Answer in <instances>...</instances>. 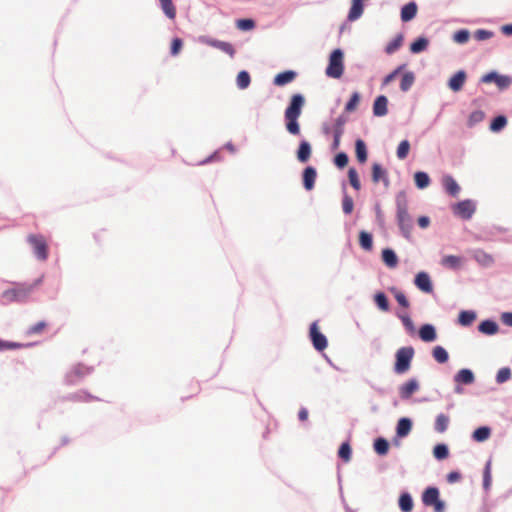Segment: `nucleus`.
<instances>
[{
  "label": "nucleus",
  "instance_id": "obj_1",
  "mask_svg": "<svg viewBox=\"0 0 512 512\" xmlns=\"http://www.w3.org/2000/svg\"><path fill=\"white\" fill-rule=\"evenodd\" d=\"M304 102V97L301 94H294L285 110L286 129L292 135L300 133L298 118L302 113Z\"/></svg>",
  "mask_w": 512,
  "mask_h": 512
},
{
  "label": "nucleus",
  "instance_id": "obj_2",
  "mask_svg": "<svg viewBox=\"0 0 512 512\" xmlns=\"http://www.w3.org/2000/svg\"><path fill=\"white\" fill-rule=\"evenodd\" d=\"M397 222L404 237L410 238L413 222L405 199H397Z\"/></svg>",
  "mask_w": 512,
  "mask_h": 512
},
{
  "label": "nucleus",
  "instance_id": "obj_3",
  "mask_svg": "<svg viewBox=\"0 0 512 512\" xmlns=\"http://www.w3.org/2000/svg\"><path fill=\"white\" fill-rule=\"evenodd\" d=\"M37 285L38 281L33 284H15L13 288L7 289L3 292V297L8 301H25Z\"/></svg>",
  "mask_w": 512,
  "mask_h": 512
},
{
  "label": "nucleus",
  "instance_id": "obj_4",
  "mask_svg": "<svg viewBox=\"0 0 512 512\" xmlns=\"http://www.w3.org/2000/svg\"><path fill=\"white\" fill-rule=\"evenodd\" d=\"M414 357V349L411 346L401 347L396 351L395 354V365L394 371L397 374H403L407 372L411 367V361Z\"/></svg>",
  "mask_w": 512,
  "mask_h": 512
},
{
  "label": "nucleus",
  "instance_id": "obj_5",
  "mask_svg": "<svg viewBox=\"0 0 512 512\" xmlns=\"http://www.w3.org/2000/svg\"><path fill=\"white\" fill-rule=\"evenodd\" d=\"M343 59H344V54H343L342 50L335 49L334 51H332V53L330 54V57H329L328 66L325 71V73L328 77H331L334 79H339L343 75V72H344Z\"/></svg>",
  "mask_w": 512,
  "mask_h": 512
},
{
  "label": "nucleus",
  "instance_id": "obj_6",
  "mask_svg": "<svg viewBox=\"0 0 512 512\" xmlns=\"http://www.w3.org/2000/svg\"><path fill=\"white\" fill-rule=\"evenodd\" d=\"M27 241L32 246L34 254L39 260L45 261L48 258V245L44 236L30 234L27 236Z\"/></svg>",
  "mask_w": 512,
  "mask_h": 512
},
{
  "label": "nucleus",
  "instance_id": "obj_7",
  "mask_svg": "<svg viewBox=\"0 0 512 512\" xmlns=\"http://www.w3.org/2000/svg\"><path fill=\"white\" fill-rule=\"evenodd\" d=\"M422 501L426 506L434 507L435 512H443L445 504L439 499V490L436 487H428L422 495Z\"/></svg>",
  "mask_w": 512,
  "mask_h": 512
},
{
  "label": "nucleus",
  "instance_id": "obj_8",
  "mask_svg": "<svg viewBox=\"0 0 512 512\" xmlns=\"http://www.w3.org/2000/svg\"><path fill=\"white\" fill-rule=\"evenodd\" d=\"M480 81L482 83H486V84L493 82L497 85V87L500 90H504V89H507L511 85L512 78L510 76L500 75L497 72L492 71V72H489V73L483 75L481 77Z\"/></svg>",
  "mask_w": 512,
  "mask_h": 512
},
{
  "label": "nucleus",
  "instance_id": "obj_9",
  "mask_svg": "<svg viewBox=\"0 0 512 512\" xmlns=\"http://www.w3.org/2000/svg\"><path fill=\"white\" fill-rule=\"evenodd\" d=\"M309 334H310V338L313 343V346L317 351H323L324 349L327 348V345H328L327 338L324 334H322L319 331L318 325L316 322H313L310 325Z\"/></svg>",
  "mask_w": 512,
  "mask_h": 512
},
{
  "label": "nucleus",
  "instance_id": "obj_10",
  "mask_svg": "<svg viewBox=\"0 0 512 512\" xmlns=\"http://www.w3.org/2000/svg\"><path fill=\"white\" fill-rule=\"evenodd\" d=\"M475 212V204L471 200L459 202L454 207V213L463 219H470Z\"/></svg>",
  "mask_w": 512,
  "mask_h": 512
},
{
  "label": "nucleus",
  "instance_id": "obj_11",
  "mask_svg": "<svg viewBox=\"0 0 512 512\" xmlns=\"http://www.w3.org/2000/svg\"><path fill=\"white\" fill-rule=\"evenodd\" d=\"M414 283L418 289L425 293H431L433 291L431 279L426 272H419L415 277Z\"/></svg>",
  "mask_w": 512,
  "mask_h": 512
},
{
  "label": "nucleus",
  "instance_id": "obj_12",
  "mask_svg": "<svg viewBox=\"0 0 512 512\" xmlns=\"http://www.w3.org/2000/svg\"><path fill=\"white\" fill-rule=\"evenodd\" d=\"M466 78H467L466 72L464 70H460L449 79L448 87L453 92H458L463 88V86L466 82Z\"/></svg>",
  "mask_w": 512,
  "mask_h": 512
},
{
  "label": "nucleus",
  "instance_id": "obj_13",
  "mask_svg": "<svg viewBox=\"0 0 512 512\" xmlns=\"http://www.w3.org/2000/svg\"><path fill=\"white\" fill-rule=\"evenodd\" d=\"M303 186L307 191H311L315 186L317 172L314 167L308 166L303 171Z\"/></svg>",
  "mask_w": 512,
  "mask_h": 512
},
{
  "label": "nucleus",
  "instance_id": "obj_14",
  "mask_svg": "<svg viewBox=\"0 0 512 512\" xmlns=\"http://www.w3.org/2000/svg\"><path fill=\"white\" fill-rule=\"evenodd\" d=\"M204 42L207 45L217 48V49L221 50L222 52L228 54L230 57H234V55H235V49H234L233 45L230 44L229 42H224V41L215 40V39H206V40H204Z\"/></svg>",
  "mask_w": 512,
  "mask_h": 512
},
{
  "label": "nucleus",
  "instance_id": "obj_15",
  "mask_svg": "<svg viewBox=\"0 0 512 512\" xmlns=\"http://www.w3.org/2000/svg\"><path fill=\"white\" fill-rule=\"evenodd\" d=\"M418 389V381L416 379H410L400 387V397L402 399H409Z\"/></svg>",
  "mask_w": 512,
  "mask_h": 512
},
{
  "label": "nucleus",
  "instance_id": "obj_16",
  "mask_svg": "<svg viewBox=\"0 0 512 512\" xmlns=\"http://www.w3.org/2000/svg\"><path fill=\"white\" fill-rule=\"evenodd\" d=\"M372 181L375 184L382 181L385 186L389 185L387 171L378 163L372 165Z\"/></svg>",
  "mask_w": 512,
  "mask_h": 512
},
{
  "label": "nucleus",
  "instance_id": "obj_17",
  "mask_svg": "<svg viewBox=\"0 0 512 512\" xmlns=\"http://www.w3.org/2000/svg\"><path fill=\"white\" fill-rule=\"evenodd\" d=\"M388 99L384 95L378 96L373 104V113L375 116L381 117L388 113L387 109Z\"/></svg>",
  "mask_w": 512,
  "mask_h": 512
},
{
  "label": "nucleus",
  "instance_id": "obj_18",
  "mask_svg": "<svg viewBox=\"0 0 512 512\" xmlns=\"http://www.w3.org/2000/svg\"><path fill=\"white\" fill-rule=\"evenodd\" d=\"M419 337L424 342H433L437 338L435 327L431 324L422 325L419 329Z\"/></svg>",
  "mask_w": 512,
  "mask_h": 512
},
{
  "label": "nucleus",
  "instance_id": "obj_19",
  "mask_svg": "<svg viewBox=\"0 0 512 512\" xmlns=\"http://www.w3.org/2000/svg\"><path fill=\"white\" fill-rule=\"evenodd\" d=\"M443 186L448 194L453 197L458 196L460 192V186L452 176L446 175L443 177Z\"/></svg>",
  "mask_w": 512,
  "mask_h": 512
},
{
  "label": "nucleus",
  "instance_id": "obj_20",
  "mask_svg": "<svg viewBox=\"0 0 512 512\" xmlns=\"http://www.w3.org/2000/svg\"><path fill=\"white\" fill-rule=\"evenodd\" d=\"M475 380L474 374L469 369H461L454 376V381L459 384H472Z\"/></svg>",
  "mask_w": 512,
  "mask_h": 512
},
{
  "label": "nucleus",
  "instance_id": "obj_21",
  "mask_svg": "<svg viewBox=\"0 0 512 512\" xmlns=\"http://www.w3.org/2000/svg\"><path fill=\"white\" fill-rule=\"evenodd\" d=\"M463 264V258L455 255H447L441 259V265L449 269H459Z\"/></svg>",
  "mask_w": 512,
  "mask_h": 512
},
{
  "label": "nucleus",
  "instance_id": "obj_22",
  "mask_svg": "<svg viewBox=\"0 0 512 512\" xmlns=\"http://www.w3.org/2000/svg\"><path fill=\"white\" fill-rule=\"evenodd\" d=\"M364 11L362 0H352V5L348 13V20L355 21L361 17Z\"/></svg>",
  "mask_w": 512,
  "mask_h": 512
},
{
  "label": "nucleus",
  "instance_id": "obj_23",
  "mask_svg": "<svg viewBox=\"0 0 512 512\" xmlns=\"http://www.w3.org/2000/svg\"><path fill=\"white\" fill-rule=\"evenodd\" d=\"M312 149L311 145L307 141H301L298 151H297V159L301 163H306L311 157Z\"/></svg>",
  "mask_w": 512,
  "mask_h": 512
},
{
  "label": "nucleus",
  "instance_id": "obj_24",
  "mask_svg": "<svg viewBox=\"0 0 512 512\" xmlns=\"http://www.w3.org/2000/svg\"><path fill=\"white\" fill-rule=\"evenodd\" d=\"M412 429V422L409 418H401L397 423L396 433L398 437H406Z\"/></svg>",
  "mask_w": 512,
  "mask_h": 512
},
{
  "label": "nucleus",
  "instance_id": "obj_25",
  "mask_svg": "<svg viewBox=\"0 0 512 512\" xmlns=\"http://www.w3.org/2000/svg\"><path fill=\"white\" fill-rule=\"evenodd\" d=\"M355 154L359 163L363 164L367 161V148L365 142L362 139H357L355 142Z\"/></svg>",
  "mask_w": 512,
  "mask_h": 512
},
{
  "label": "nucleus",
  "instance_id": "obj_26",
  "mask_svg": "<svg viewBox=\"0 0 512 512\" xmlns=\"http://www.w3.org/2000/svg\"><path fill=\"white\" fill-rule=\"evenodd\" d=\"M296 77V73L294 71H285L279 73L274 78V84L277 86H284L290 82H292Z\"/></svg>",
  "mask_w": 512,
  "mask_h": 512
},
{
  "label": "nucleus",
  "instance_id": "obj_27",
  "mask_svg": "<svg viewBox=\"0 0 512 512\" xmlns=\"http://www.w3.org/2000/svg\"><path fill=\"white\" fill-rule=\"evenodd\" d=\"M417 13V5L414 2H410L403 6L401 10V19L404 22L412 20Z\"/></svg>",
  "mask_w": 512,
  "mask_h": 512
},
{
  "label": "nucleus",
  "instance_id": "obj_28",
  "mask_svg": "<svg viewBox=\"0 0 512 512\" xmlns=\"http://www.w3.org/2000/svg\"><path fill=\"white\" fill-rule=\"evenodd\" d=\"M343 125L344 120L342 118L336 119L334 127V140L332 144L333 149H337L340 145L341 137L343 134Z\"/></svg>",
  "mask_w": 512,
  "mask_h": 512
},
{
  "label": "nucleus",
  "instance_id": "obj_29",
  "mask_svg": "<svg viewBox=\"0 0 512 512\" xmlns=\"http://www.w3.org/2000/svg\"><path fill=\"white\" fill-rule=\"evenodd\" d=\"M382 260L390 268H395L398 264L395 252L388 248L382 251Z\"/></svg>",
  "mask_w": 512,
  "mask_h": 512
},
{
  "label": "nucleus",
  "instance_id": "obj_30",
  "mask_svg": "<svg viewBox=\"0 0 512 512\" xmlns=\"http://www.w3.org/2000/svg\"><path fill=\"white\" fill-rule=\"evenodd\" d=\"M478 329L483 334L493 335L498 332V325L494 321L485 320L480 323Z\"/></svg>",
  "mask_w": 512,
  "mask_h": 512
},
{
  "label": "nucleus",
  "instance_id": "obj_31",
  "mask_svg": "<svg viewBox=\"0 0 512 512\" xmlns=\"http://www.w3.org/2000/svg\"><path fill=\"white\" fill-rule=\"evenodd\" d=\"M490 435H491V429L487 426H482V427L477 428L473 432L472 438L476 442H484L487 439H489Z\"/></svg>",
  "mask_w": 512,
  "mask_h": 512
},
{
  "label": "nucleus",
  "instance_id": "obj_32",
  "mask_svg": "<svg viewBox=\"0 0 512 512\" xmlns=\"http://www.w3.org/2000/svg\"><path fill=\"white\" fill-rule=\"evenodd\" d=\"M48 325L49 324L46 321H39L38 323L30 326L26 330L25 334L27 336L41 335V334H43L46 331Z\"/></svg>",
  "mask_w": 512,
  "mask_h": 512
},
{
  "label": "nucleus",
  "instance_id": "obj_33",
  "mask_svg": "<svg viewBox=\"0 0 512 512\" xmlns=\"http://www.w3.org/2000/svg\"><path fill=\"white\" fill-rule=\"evenodd\" d=\"M399 507L402 512H411L413 509V500L410 494L403 493L399 497Z\"/></svg>",
  "mask_w": 512,
  "mask_h": 512
},
{
  "label": "nucleus",
  "instance_id": "obj_34",
  "mask_svg": "<svg viewBox=\"0 0 512 512\" xmlns=\"http://www.w3.org/2000/svg\"><path fill=\"white\" fill-rule=\"evenodd\" d=\"M432 356L440 364L446 363L449 359L448 352L442 346H435L432 350Z\"/></svg>",
  "mask_w": 512,
  "mask_h": 512
},
{
  "label": "nucleus",
  "instance_id": "obj_35",
  "mask_svg": "<svg viewBox=\"0 0 512 512\" xmlns=\"http://www.w3.org/2000/svg\"><path fill=\"white\" fill-rule=\"evenodd\" d=\"M475 260L483 266H489L493 263V257L483 250H476L474 252Z\"/></svg>",
  "mask_w": 512,
  "mask_h": 512
},
{
  "label": "nucleus",
  "instance_id": "obj_36",
  "mask_svg": "<svg viewBox=\"0 0 512 512\" xmlns=\"http://www.w3.org/2000/svg\"><path fill=\"white\" fill-rule=\"evenodd\" d=\"M476 319V314L472 311H461L458 316V322L462 326H470Z\"/></svg>",
  "mask_w": 512,
  "mask_h": 512
},
{
  "label": "nucleus",
  "instance_id": "obj_37",
  "mask_svg": "<svg viewBox=\"0 0 512 512\" xmlns=\"http://www.w3.org/2000/svg\"><path fill=\"white\" fill-rule=\"evenodd\" d=\"M161 8L165 15L169 19H174L176 17V8L172 2V0H159Z\"/></svg>",
  "mask_w": 512,
  "mask_h": 512
},
{
  "label": "nucleus",
  "instance_id": "obj_38",
  "mask_svg": "<svg viewBox=\"0 0 512 512\" xmlns=\"http://www.w3.org/2000/svg\"><path fill=\"white\" fill-rule=\"evenodd\" d=\"M449 417L445 414H439L435 420V430L438 433H443L447 430L449 425Z\"/></svg>",
  "mask_w": 512,
  "mask_h": 512
},
{
  "label": "nucleus",
  "instance_id": "obj_39",
  "mask_svg": "<svg viewBox=\"0 0 512 512\" xmlns=\"http://www.w3.org/2000/svg\"><path fill=\"white\" fill-rule=\"evenodd\" d=\"M359 244L364 250H371L373 246L372 235L366 231L359 233Z\"/></svg>",
  "mask_w": 512,
  "mask_h": 512
},
{
  "label": "nucleus",
  "instance_id": "obj_40",
  "mask_svg": "<svg viewBox=\"0 0 512 512\" xmlns=\"http://www.w3.org/2000/svg\"><path fill=\"white\" fill-rule=\"evenodd\" d=\"M415 76L413 72H406L401 79L400 89L403 92H407L414 84Z\"/></svg>",
  "mask_w": 512,
  "mask_h": 512
},
{
  "label": "nucleus",
  "instance_id": "obj_41",
  "mask_svg": "<svg viewBox=\"0 0 512 512\" xmlns=\"http://www.w3.org/2000/svg\"><path fill=\"white\" fill-rule=\"evenodd\" d=\"M414 180L416 186L420 189L426 188L430 183V178L428 174L421 171L415 173Z\"/></svg>",
  "mask_w": 512,
  "mask_h": 512
},
{
  "label": "nucleus",
  "instance_id": "obj_42",
  "mask_svg": "<svg viewBox=\"0 0 512 512\" xmlns=\"http://www.w3.org/2000/svg\"><path fill=\"white\" fill-rule=\"evenodd\" d=\"M374 301L380 310L385 312L389 310V301L383 292L376 293L374 296Z\"/></svg>",
  "mask_w": 512,
  "mask_h": 512
},
{
  "label": "nucleus",
  "instance_id": "obj_43",
  "mask_svg": "<svg viewBox=\"0 0 512 512\" xmlns=\"http://www.w3.org/2000/svg\"><path fill=\"white\" fill-rule=\"evenodd\" d=\"M428 46V40L420 37L410 45V51L412 53H420L424 51Z\"/></svg>",
  "mask_w": 512,
  "mask_h": 512
},
{
  "label": "nucleus",
  "instance_id": "obj_44",
  "mask_svg": "<svg viewBox=\"0 0 512 512\" xmlns=\"http://www.w3.org/2000/svg\"><path fill=\"white\" fill-rule=\"evenodd\" d=\"M374 449L379 455H385L389 450V443L384 438H378L374 442Z\"/></svg>",
  "mask_w": 512,
  "mask_h": 512
},
{
  "label": "nucleus",
  "instance_id": "obj_45",
  "mask_svg": "<svg viewBox=\"0 0 512 512\" xmlns=\"http://www.w3.org/2000/svg\"><path fill=\"white\" fill-rule=\"evenodd\" d=\"M351 454L352 450L350 444L348 442L342 443L338 451V456L345 462H349L351 460Z\"/></svg>",
  "mask_w": 512,
  "mask_h": 512
},
{
  "label": "nucleus",
  "instance_id": "obj_46",
  "mask_svg": "<svg viewBox=\"0 0 512 512\" xmlns=\"http://www.w3.org/2000/svg\"><path fill=\"white\" fill-rule=\"evenodd\" d=\"M402 42H403V36L401 34L397 35L390 43H388V45L386 46V53L387 54H392L394 53L395 51H397L401 45H402Z\"/></svg>",
  "mask_w": 512,
  "mask_h": 512
},
{
  "label": "nucleus",
  "instance_id": "obj_47",
  "mask_svg": "<svg viewBox=\"0 0 512 512\" xmlns=\"http://www.w3.org/2000/svg\"><path fill=\"white\" fill-rule=\"evenodd\" d=\"M433 455L438 460H443L448 457L449 451L445 444H437L433 449Z\"/></svg>",
  "mask_w": 512,
  "mask_h": 512
},
{
  "label": "nucleus",
  "instance_id": "obj_48",
  "mask_svg": "<svg viewBox=\"0 0 512 512\" xmlns=\"http://www.w3.org/2000/svg\"><path fill=\"white\" fill-rule=\"evenodd\" d=\"M250 75L247 71H241L238 73L237 75V86L240 88V89H245L249 86L250 84Z\"/></svg>",
  "mask_w": 512,
  "mask_h": 512
},
{
  "label": "nucleus",
  "instance_id": "obj_49",
  "mask_svg": "<svg viewBox=\"0 0 512 512\" xmlns=\"http://www.w3.org/2000/svg\"><path fill=\"white\" fill-rule=\"evenodd\" d=\"M507 124V119L505 116H497L493 119L491 125H490V129L494 132H498L500 131L501 129H503Z\"/></svg>",
  "mask_w": 512,
  "mask_h": 512
},
{
  "label": "nucleus",
  "instance_id": "obj_50",
  "mask_svg": "<svg viewBox=\"0 0 512 512\" xmlns=\"http://www.w3.org/2000/svg\"><path fill=\"white\" fill-rule=\"evenodd\" d=\"M348 178H349V182H350L351 186L357 191L360 190L361 184H360L358 173L355 168L351 167L349 169Z\"/></svg>",
  "mask_w": 512,
  "mask_h": 512
},
{
  "label": "nucleus",
  "instance_id": "obj_51",
  "mask_svg": "<svg viewBox=\"0 0 512 512\" xmlns=\"http://www.w3.org/2000/svg\"><path fill=\"white\" fill-rule=\"evenodd\" d=\"M360 102V95L358 92H354L352 95H351V98L349 99V101L346 103L345 105V111L346 112H353L356 110L358 104Z\"/></svg>",
  "mask_w": 512,
  "mask_h": 512
},
{
  "label": "nucleus",
  "instance_id": "obj_52",
  "mask_svg": "<svg viewBox=\"0 0 512 512\" xmlns=\"http://www.w3.org/2000/svg\"><path fill=\"white\" fill-rule=\"evenodd\" d=\"M410 150V143L408 140H403L400 142L397 148V157L401 160L405 159Z\"/></svg>",
  "mask_w": 512,
  "mask_h": 512
},
{
  "label": "nucleus",
  "instance_id": "obj_53",
  "mask_svg": "<svg viewBox=\"0 0 512 512\" xmlns=\"http://www.w3.org/2000/svg\"><path fill=\"white\" fill-rule=\"evenodd\" d=\"M469 37H470L469 31L466 29H463V30H459L454 33L453 40L456 43L464 44L469 40Z\"/></svg>",
  "mask_w": 512,
  "mask_h": 512
},
{
  "label": "nucleus",
  "instance_id": "obj_54",
  "mask_svg": "<svg viewBox=\"0 0 512 512\" xmlns=\"http://www.w3.org/2000/svg\"><path fill=\"white\" fill-rule=\"evenodd\" d=\"M510 378H511V370L508 367L501 368L496 375V381L499 384H502V383L508 381Z\"/></svg>",
  "mask_w": 512,
  "mask_h": 512
},
{
  "label": "nucleus",
  "instance_id": "obj_55",
  "mask_svg": "<svg viewBox=\"0 0 512 512\" xmlns=\"http://www.w3.org/2000/svg\"><path fill=\"white\" fill-rule=\"evenodd\" d=\"M255 23L252 19H239L236 21V27L242 31H248L253 29Z\"/></svg>",
  "mask_w": 512,
  "mask_h": 512
},
{
  "label": "nucleus",
  "instance_id": "obj_56",
  "mask_svg": "<svg viewBox=\"0 0 512 512\" xmlns=\"http://www.w3.org/2000/svg\"><path fill=\"white\" fill-rule=\"evenodd\" d=\"M24 346H25L24 344H21L18 342L4 341V340L0 339V351L20 349Z\"/></svg>",
  "mask_w": 512,
  "mask_h": 512
},
{
  "label": "nucleus",
  "instance_id": "obj_57",
  "mask_svg": "<svg viewBox=\"0 0 512 512\" xmlns=\"http://www.w3.org/2000/svg\"><path fill=\"white\" fill-rule=\"evenodd\" d=\"M348 161H349L348 156H347V154H346V153H344V152H340V153H338V154L335 156V158H334V164H335L338 168H340V169H342V168H344L345 166H347Z\"/></svg>",
  "mask_w": 512,
  "mask_h": 512
},
{
  "label": "nucleus",
  "instance_id": "obj_58",
  "mask_svg": "<svg viewBox=\"0 0 512 512\" xmlns=\"http://www.w3.org/2000/svg\"><path fill=\"white\" fill-rule=\"evenodd\" d=\"M353 208H354L353 199L350 196L345 195L343 198V201H342L343 212L345 214H350V213H352Z\"/></svg>",
  "mask_w": 512,
  "mask_h": 512
},
{
  "label": "nucleus",
  "instance_id": "obj_59",
  "mask_svg": "<svg viewBox=\"0 0 512 512\" xmlns=\"http://www.w3.org/2000/svg\"><path fill=\"white\" fill-rule=\"evenodd\" d=\"M491 484V462L486 463L484 474H483V486L488 489Z\"/></svg>",
  "mask_w": 512,
  "mask_h": 512
},
{
  "label": "nucleus",
  "instance_id": "obj_60",
  "mask_svg": "<svg viewBox=\"0 0 512 512\" xmlns=\"http://www.w3.org/2000/svg\"><path fill=\"white\" fill-rule=\"evenodd\" d=\"M493 36V33L488 30L479 29L474 33V37L478 41H484L490 39Z\"/></svg>",
  "mask_w": 512,
  "mask_h": 512
},
{
  "label": "nucleus",
  "instance_id": "obj_61",
  "mask_svg": "<svg viewBox=\"0 0 512 512\" xmlns=\"http://www.w3.org/2000/svg\"><path fill=\"white\" fill-rule=\"evenodd\" d=\"M485 117V114L483 111L477 110L470 114L469 116V124L473 125L475 123L481 122Z\"/></svg>",
  "mask_w": 512,
  "mask_h": 512
},
{
  "label": "nucleus",
  "instance_id": "obj_62",
  "mask_svg": "<svg viewBox=\"0 0 512 512\" xmlns=\"http://www.w3.org/2000/svg\"><path fill=\"white\" fill-rule=\"evenodd\" d=\"M183 46V41L180 38H174L171 43V55L176 56L179 54Z\"/></svg>",
  "mask_w": 512,
  "mask_h": 512
},
{
  "label": "nucleus",
  "instance_id": "obj_63",
  "mask_svg": "<svg viewBox=\"0 0 512 512\" xmlns=\"http://www.w3.org/2000/svg\"><path fill=\"white\" fill-rule=\"evenodd\" d=\"M395 299L397 300L398 304L404 308H408L409 307V301L408 299L406 298V296L404 295V293L402 292H397L395 294Z\"/></svg>",
  "mask_w": 512,
  "mask_h": 512
},
{
  "label": "nucleus",
  "instance_id": "obj_64",
  "mask_svg": "<svg viewBox=\"0 0 512 512\" xmlns=\"http://www.w3.org/2000/svg\"><path fill=\"white\" fill-rule=\"evenodd\" d=\"M402 69V66L398 67L397 69H395L393 72H391L390 74H388L384 79H383V85H387L389 84L390 82H392L396 76L399 74V72L401 71Z\"/></svg>",
  "mask_w": 512,
  "mask_h": 512
}]
</instances>
